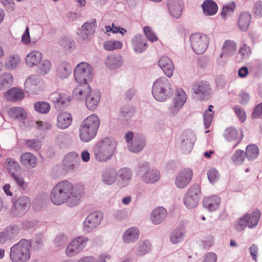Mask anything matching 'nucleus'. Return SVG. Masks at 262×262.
I'll use <instances>...</instances> for the list:
<instances>
[{"mask_svg": "<svg viewBox=\"0 0 262 262\" xmlns=\"http://www.w3.org/2000/svg\"><path fill=\"white\" fill-rule=\"evenodd\" d=\"M73 184L68 181H63L57 183L52 189L51 193V201L55 205H60L66 202L71 205H77L79 203V196L74 194Z\"/></svg>", "mask_w": 262, "mask_h": 262, "instance_id": "nucleus-1", "label": "nucleus"}, {"mask_svg": "<svg viewBox=\"0 0 262 262\" xmlns=\"http://www.w3.org/2000/svg\"><path fill=\"white\" fill-rule=\"evenodd\" d=\"M100 119L95 114H92L84 119L80 125L79 136L84 142H88L96 136L100 126Z\"/></svg>", "mask_w": 262, "mask_h": 262, "instance_id": "nucleus-2", "label": "nucleus"}, {"mask_svg": "<svg viewBox=\"0 0 262 262\" xmlns=\"http://www.w3.org/2000/svg\"><path fill=\"white\" fill-rule=\"evenodd\" d=\"M116 147L115 142L111 139L105 138L99 141L94 149L95 159L100 162H107L113 157Z\"/></svg>", "mask_w": 262, "mask_h": 262, "instance_id": "nucleus-3", "label": "nucleus"}, {"mask_svg": "<svg viewBox=\"0 0 262 262\" xmlns=\"http://www.w3.org/2000/svg\"><path fill=\"white\" fill-rule=\"evenodd\" d=\"M31 244L29 241L23 239L14 245L10 249V257L12 262H27L30 258Z\"/></svg>", "mask_w": 262, "mask_h": 262, "instance_id": "nucleus-4", "label": "nucleus"}, {"mask_svg": "<svg viewBox=\"0 0 262 262\" xmlns=\"http://www.w3.org/2000/svg\"><path fill=\"white\" fill-rule=\"evenodd\" d=\"M152 93L155 98L159 101H164L172 93V85L165 77H160L154 83Z\"/></svg>", "mask_w": 262, "mask_h": 262, "instance_id": "nucleus-5", "label": "nucleus"}, {"mask_svg": "<svg viewBox=\"0 0 262 262\" xmlns=\"http://www.w3.org/2000/svg\"><path fill=\"white\" fill-rule=\"evenodd\" d=\"M74 76L76 80L80 83H87L93 78L92 67L86 62H81L75 69Z\"/></svg>", "mask_w": 262, "mask_h": 262, "instance_id": "nucleus-6", "label": "nucleus"}, {"mask_svg": "<svg viewBox=\"0 0 262 262\" xmlns=\"http://www.w3.org/2000/svg\"><path fill=\"white\" fill-rule=\"evenodd\" d=\"M190 41L193 50L198 54L204 53L209 45V38L207 36L199 33L191 34Z\"/></svg>", "mask_w": 262, "mask_h": 262, "instance_id": "nucleus-7", "label": "nucleus"}, {"mask_svg": "<svg viewBox=\"0 0 262 262\" xmlns=\"http://www.w3.org/2000/svg\"><path fill=\"white\" fill-rule=\"evenodd\" d=\"M126 142L128 143L129 149L134 152H138L141 151L145 144V139L141 135H137L134 138L133 133L129 132L125 136Z\"/></svg>", "mask_w": 262, "mask_h": 262, "instance_id": "nucleus-8", "label": "nucleus"}, {"mask_svg": "<svg viewBox=\"0 0 262 262\" xmlns=\"http://www.w3.org/2000/svg\"><path fill=\"white\" fill-rule=\"evenodd\" d=\"M88 241L87 237L81 236L73 240L66 248V254L71 257L78 254L85 248Z\"/></svg>", "mask_w": 262, "mask_h": 262, "instance_id": "nucleus-9", "label": "nucleus"}, {"mask_svg": "<svg viewBox=\"0 0 262 262\" xmlns=\"http://www.w3.org/2000/svg\"><path fill=\"white\" fill-rule=\"evenodd\" d=\"M200 188L198 185H194L190 188L184 199V204L188 208L197 206L200 200Z\"/></svg>", "mask_w": 262, "mask_h": 262, "instance_id": "nucleus-10", "label": "nucleus"}, {"mask_svg": "<svg viewBox=\"0 0 262 262\" xmlns=\"http://www.w3.org/2000/svg\"><path fill=\"white\" fill-rule=\"evenodd\" d=\"M194 93L198 95L201 100H208L212 94L210 84L207 81H202L195 83L193 87Z\"/></svg>", "mask_w": 262, "mask_h": 262, "instance_id": "nucleus-11", "label": "nucleus"}, {"mask_svg": "<svg viewBox=\"0 0 262 262\" xmlns=\"http://www.w3.org/2000/svg\"><path fill=\"white\" fill-rule=\"evenodd\" d=\"M102 218V213L100 212H94L90 213L83 222L84 230L87 232L92 231L100 224Z\"/></svg>", "mask_w": 262, "mask_h": 262, "instance_id": "nucleus-12", "label": "nucleus"}, {"mask_svg": "<svg viewBox=\"0 0 262 262\" xmlns=\"http://www.w3.org/2000/svg\"><path fill=\"white\" fill-rule=\"evenodd\" d=\"M186 100V95L182 89L176 91V96L173 99V104L169 108L171 114L177 113L179 110L184 105Z\"/></svg>", "mask_w": 262, "mask_h": 262, "instance_id": "nucleus-13", "label": "nucleus"}, {"mask_svg": "<svg viewBox=\"0 0 262 262\" xmlns=\"http://www.w3.org/2000/svg\"><path fill=\"white\" fill-rule=\"evenodd\" d=\"M192 171L190 169H185L178 174L176 179V184L180 188L186 187L192 178Z\"/></svg>", "mask_w": 262, "mask_h": 262, "instance_id": "nucleus-14", "label": "nucleus"}, {"mask_svg": "<svg viewBox=\"0 0 262 262\" xmlns=\"http://www.w3.org/2000/svg\"><path fill=\"white\" fill-rule=\"evenodd\" d=\"M72 121V116L68 112L61 111L57 115L56 125L60 129H64L68 128Z\"/></svg>", "mask_w": 262, "mask_h": 262, "instance_id": "nucleus-15", "label": "nucleus"}, {"mask_svg": "<svg viewBox=\"0 0 262 262\" xmlns=\"http://www.w3.org/2000/svg\"><path fill=\"white\" fill-rule=\"evenodd\" d=\"M158 65L167 76L171 77L172 76L174 67L170 58L167 56H162L159 60Z\"/></svg>", "mask_w": 262, "mask_h": 262, "instance_id": "nucleus-16", "label": "nucleus"}, {"mask_svg": "<svg viewBox=\"0 0 262 262\" xmlns=\"http://www.w3.org/2000/svg\"><path fill=\"white\" fill-rule=\"evenodd\" d=\"M252 19L250 13L243 11L239 13L237 19V26L242 31H246L248 29Z\"/></svg>", "mask_w": 262, "mask_h": 262, "instance_id": "nucleus-17", "label": "nucleus"}, {"mask_svg": "<svg viewBox=\"0 0 262 262\" xmlns=\"http://www.w3.org/2000/svg\"><path fill=\"white\" fill-rule=\"evenodd\" d=\"M100 99V94L98 92H92L85 98V103L88 109L94 111L97 107Z\"/></svg>", "mask_w": 262, "mask_h": 262, "instance_id": "nucleus-18", "label": "nucleus"}, {"mask_svg": "<svg viewBox=\"0 0 262 262\" xmlns=\"http://www.w3.org/2000/svg\"><path fill=\"white\" fill-rule=\"evenodd\" d=\"M4 96L7 101L14 102L24 98L25 94L22 90L15 88L5 93Z\"/></svg>", "mask_w": 262, "mask_h": 262, "instance_id": "nucleus-19", "label": "nucleus"}, {"mask_svg": "<svg viewBox=\"0 0 262 262\" xmlns=\"http://www.w3.org/2000/svg\"><path fill=\"white\" fill-rule=\"evenodd\" d=\"M168 6L172 16L178 18L181 16L182 11V0H169Z\"/></svg>", "mask_w": 262, "mask_h": 262, "instance_id": "nucleus-20", "label": "nucleus"}, {"mask_svg": "<svg viewBox=\"0 0 262 262\" xmlns=\"http://www.w3.org/2000/svg\"><path fill=\"white\" fill-rule=\"evenodd\" d=\"M260 215V210L255 209L251 213H246L243 216L246 219L247 226L250 228H252L257 225Z\"/></svg>", "mask_w": 262, "mask_h": 262, "instance_id": "nucleus-21", "label": "nucleus"}, {"mask_svg": "<svg viewBox=\"0 0 262 262\" xmlns=\"http://www.w3.org/2000/svg\"><path fill=\"white\" fill-rule=\"evenodd\" d=\"M91 89L86 83H81L75 88L73 97L77 99L85 98L91 92Z\"/></svg>", "mask_w": 262, "mask_h": 262, "instance_id": "nucleus-22", "label": "nucleus"}, {"mask_svg": "<svg viewBox=\"0 0 262 262\" xmlns=\"http://www.w3.org/2000/svg\"><path fill=\"white\" fill-rule=\"evenodd\" d=\"M166 215V210L163 207H158L152 211L151 219L154 224H159L165 219Z\"/></svg>", "mask_w": 262, "mask_h": 262, "instance_id": "nucleus-23", "label": "nucleus"}, {"mask_svg": "<svg viewBox=\"0 0 262 262\" xmlns=\"http://www.w3.org/2000/svg\"><path fill=\"white\" fill-rule=\"evenodd\" d=\"M237 49L236 42L232 40H227L224 42L223 46V52L220 55V57L223 58L224 55L232 56L233 55Z\"/></svg>", "mask_w": 262, "mask_h": 262, "instance_id": "nucleus-24", "label": "nucleus"}, {"mask_svg": "<svg viewBox=\"0 0 262 262\" xmlns=\"http://www.w3.org/2000/svg\"><path fill=\"white\" fill-rule=\"evenodd\" d=\"M202 7L206 15L211 16L216 13L218 10L217 4L212 0H206L202 4Z\"/></svg>", "mask_w": 262, "mask_h": 262, "instance_id": "nucleus-25", "label": "nucleus"}, {"mask_svg": "<svg viewBox=\"0 0 262 262\" xmlns=\"http://www.w3.org/2000/svg\"><path fill=\"white\" fill-rule=\"evenodd\" d=\"M20 162L26 167H34L36 166L37 158L32 154L27 152L20 156Z\"/></svg>", "mask_w": 262, "mask_h": 262, "instance_id": "nucleus-26", "label": "nucleus"}, {"mask_svg": "<svg viewBox=\"0 0 262 262\" xmlns=\"http://www.w3.org/2000/svg\"><path fill=\"white\" fill-rule=\"evenodd\" d=\"M204 206L210 211L216 210L220 203L219 197L214 195L205 198L203 202Z\"/></svg>", "mask_w": 262, "mask_h": 262, "instance_id": "nucleus-27", "label": "nucleus"}, {"mask_svg": "<svg viewBox=\"0 0 262 262\" xmlns=\"http://www.w3.org/2000/svg\"><path fill=\"white\" fill-rule=\"evenodd\" d=\"M139 236L138 229L136 227H131L125 231L123 239L125 243H130L137 240Z\"/></svg>", "mask_w": 262, "mask_h": 262, "instance_id": "nucleus-28", "label": "nucleus"}, {"mask_svg": "<svg viewBox=\"0 0 262 262\" xmlns=\"http://www.w3.org/2000/svg\"><path fill=\"white\" fill-rule=\"evenodd\" d=\"M225 138L229 141H235L236 146L241 140V135L239 134L236 129L232 127L227 128L224 134Z\"/></svg>", "mask_w": 262, "mask_h": 262, "instance_id": "nucleus-29", "label": "nucleus"}, {"mask_svg": "<svg viewBox=\"0 0 262 262\" xmlns=\"http://www.w3.org/2000/svg\"><path fill=\"white\" fill-rule=\"evenodd\" d=\"M42 54L40 52L36 51L31 52L26 57V61L27 65L32 67L37 65L40 61Z\"/></svg>", "mask_w": 262, "mask_h": 262, "instance_id": "nucleus-30", "label": "nucleus"}, {"mask_svg": "<svg viewBox=\"0 0 262 262\" xmlns=\"http://www.w3.org/2000/svg\"><path fill=\"white\" fill-rule=\"evenodd\" d=\"M15 209L20 212L26 211L30 207V200L27 196L19 198L14 204Z\"/></svg>", "mask_w": 262, "mask_h": 262, "instance_id": "nucleus-31", "label": "nucleus"}, {"mask_svg": "<svg viewBox=\"0 0 262 262\" xmlns=\"http://www.w3.org/2000/svg\"><path fill=\"white\" fill-rule=\"evenodd\" d=\"M122 58L120 55H110L106 60L105 64L110 69H116L121 64Z\"/></svg>", "mask_w": 262, "mask_h": 262, "instance_id": "nucleus-32", "label": "nucleus"}, {"mask_svg": "<svg viewBox=\"0 0 262 262\" xmlns=\"http://www.w3.org/2000/svg\"><path fill=\"white\" fill-rule=\"evenodd\" d=\"M49 99L55 103L64 104L70 101L69 97L65 94H61L57 92L51 93L49 96Z\"/></svg>", "mask_w": 262, "mask_h": 262, "instance_id": "nucleus-33", "label": "nucleus"}, {"mask_svg": "<svg viewBox=\"0 0 262 262\" xmlns=\"http://www.w3.org/2000/svg\"><path fill=\"white\" fill-rule=\"evenodd\" d=\"M8 114L10 117L14 119L23 120L26 118L27 114L25 110L19 107L11 108L8 111Z\"/></svg>", "mask_w": 262, "mask_h": 262, "instance_id": "nucleus-34", "label": "nucleus"}, {"mask_svg": "<svg viewBox=\"0 0 262 262\" xmlns=\"http://www.w3.org/2000/svg\"><path fill=\"white\" fill-rule=\"evenodd\" d=\"M160 179V174L158 171L151 169L146 171L143 176V181L147 183H154Z\"/></svg>", "mask_w": 262, "mask_h": 262, "instance_id": "nucleus-35", "label": "nucleus"}, {"mask_svg": "<svg viewBox=\"0 0 262 262\" xmlns=\"http://www.w3.org/2000/svg\"><path fill=\"white\" fill-rule=\"evenodd\" d=\"M146 40L141 36L136 37L133 40V47L135 51L141 53L146 49Z\"/></svg>", "mask_w": 262, "mask_h": 262, "instance_id": "nucleus-36", "label": "nucleus"}, {"mask_svg": "<svg viewBox=\"0 0 262 262\" xmlns=\"http://www.w3.org/2000/svg\"><path fill=\"white\" fill-rule=\"evenodd\" d=\"M20 58L18 55H11L7 59L5 66L8 70L15 69L20 63Z\"/></svg>", "mask_w": 262, "mask_h": 262, "instance_id": "nucleus-37", "label": "nucleus"}, {"mask_svg": "<svg viewBox=\"0 0 262 262\" xmlns=\"http://www.w3.org/2000/svg\"><path fill=\"white\" fill-rule=\"evenodd\" d=\"M71 71L72 68L69 64H62L58 68L57 75L59 78H66L71 73Z\"/></svg>", "mask_w": 262, "mask_h": 262, "instance_id": "nucleus-38", "label": "nucleus"}, {"mask_svg": "<svg viewBox=\"0 0 262 262\" xmlns=\"http://www.w3.org/2000/svg\"><path fill=\"white\" fill-rule=\"evenodd\" d=\"M245 154L248 159H255L259 155V149L255 145H249L246 148Z\"/></svg>", "mask_w": 262, "mask_h": 262, "instance_id": "nucleus-39", "label": "nucleus"}, {"mask_svg": "<svg viewBox=\"0 0 262 262\" xmlns=\"http://www.w3.org/2000/svg\"><path fill=\"white\" fill-rule=\"evenodd\" d=\"M117 172L115 170L112 169L105 171L103 175V181L107 184H112L116 180Z\"/></svg>", "mask_w": 262, "mask_h": 262, "instance_id": "nucleus-40", "label": "nucleus"}, {"mask_svg": "<svg viewBox=\"0 0 262 262\" xmlns=\"http://www.w3.org/2000/svg\"><path fill=\"white\" fill-rule=\"evenodd\" d=\"M235 7L236 5L234 2H231L224 5L223 7L221 13L222 17L224 19H226L227 17L231 15L235 9Z\"/></svg>", "mask_w": 262, "mask_h": 262, "instance_id": "nucleus-41", "label": "nucleus"}, {"mask_svg": "<svg viewBox=\"0 0 262 262\" xmlns=\"http://www.w3.org/2000/svg\"><path fill=\"white\" fill-rule=\"evenodd\" d=\"M35 110L41 114H47L50 110V104L44 101L36 102L34 105Z\"/></svg>", "mask_w": 262, "mask_h": 262, "instance_id": "nucleus-42", "label": "nucleus"}, {"mask_svg": "<svg viewBox=\"0 0 262 262\" xmlns=\"http://www.w3.org/2000/svg\"><path fill=\"white\" fill-rule=\"evenodd\" d=\"M95 19H92L90 22H86L82 26V32L86 35L93 33L96 27Z\"/></svg>", "mask_w": 262, "mask_h": 262, "instance_id": "nucleus-43", "label": "nucleus"}, {"mask_svg": "<svg viewBox=\"0 0 262 262\" xmlns=\"http://www.w3.org/2000/svg\"><path fill=\"white\" fill-rule=\"evenodd\" d=\"M13 81L12 76L10 74H4L0 76V91L4 90Z\"/></svg>", "mask_w": 262, "mask_h": 262, "instance_id": "nucleus-44", "label": "nucleus"}, {"mask_svg": "<svg viewBox=\"0 0 262 262\" xmlns=\"http://www.w3.org/2000/svg\"><path fill=\"white\" fill-rule=\"evenodd\" d=\"M122 47V43L119 41L108 40L104 43V49L108 51L121 49Z\"/></svg>", "mask_w": 262, "mask_h": 262, "instance_id": "nucleus-45", "label": "nucleus"}, {"mask_svg": "<svg viewBox=\"0 0 262 262\" xmlns=\"http://www.w3.org/2000/svg\"><path fill=\"white\" fill-rule=\"evenodd\" d=\"M77 160V155L75 153H69L67 154L63 159L64 164L69 167L74 166Z\"/></svg>", "mask_w": 262, "mask_h": 262, "instance_id": "nucleus-46", "label": "nucleus"}, {"mask_svg": "<svg viewBox=\"0 0 262 262\" xmlns=\"http://www.w3.org/2000/svg\"><path fill=\"white\" fill-rule=\"evenodd\" d=\"M52 68V63L49 60H43L40 64L39 69L41 75H46L48 73Z\"/></svg>", "mask_w": 262, "mask_h": 262, "instance_id": "nucleus-47", "label": "nucleus"}, {"mask_svg": "<svg viewBox=\"0 0 262 262\" xmlns=\"http://www.w3.org/2000/svg\"><path fill=\"white\" fill-rule=\"evenodd\" d=\"M25 145L30 149L34 150H38L41 147V142L36 139L27 140L25 142Z\"/></svg>", "mask_w": 262, "mask_h": 262, "instance_id": "nucleus-48", "label": "nucleus"}, {"mask_svg": "<svg viewBox=\"0 0 262 262\" xmlns=\"http://www.w3.org/2000/svg\"><path fill=\"white\" fill-rule=\"evenodd\" d=\"M12 176L15 182L21 188L25 189L27 188V183L25 182L23 177L20 174L12 173Z\"/></svg>", "mask_w": 262, "mask_h": 262, "instance_id": "nucleus-49", "label": "nucleus"}, {"mask_svg": "<svg viewBox=\"0 0 262 262\" xmlns=\"http://www.w3.org/2000/svg\"><path fill=\"white\" fill-rule=\"evenodd\" d=\"M251 53L250 48L246 44H243L239 48L238 54L241 55V59H244L249 57Z\"/></svg>", "mask_w": 262, "mask_h": 262, "instance_id": "nucleus-50", "label": "nucleus"}, {"mask_svg": "<svg viewBox=\"0 0 262 262\" xmlns=\"http://www.w3.org/2000/svg\"><path fill=\"white\" fill-rule=\"evenodd\" d=\"M244 152L241 150H237L232 157L233 161L236 164L242 163L244 160Z\"/></svg>", "mask_w": 262, "mask_h": 262, "instance_id": "nucleus-51", "label": "nucleus"}, {"mask_svg": "<svg viewBox=\"0 0 262 262\" xmlns=\"http://www.w3.org/2000/svg\"><path fill=\"white\" fill-rule=\"evenodd\" d=\"M233 226L236 231H241L247 226V223L246 219L243 216L235 221Z\"/></svg>", "mask_w": 262, "mask_h": 262, "instance_id": "nucleus-52", "label": "nucleus"}, {"mask_svg": "<svg viewBox=\"0 0 262 262\" xmlns=\"http://www.w3.org/2000/svg\"><path fill=\"white\" fill-rule=\"evenodd\" d=\"M214 112L205 111L203 114V119L205 127L207 128L210 127L213 116Z\"/></svg>", "mask_w": 262, "mask_h": 262, "instance_id": "nucleus-53", "label": "nucleus"}, {"mask_svg": "<svg viewBox=\"0 0 262 262\" xmlns=\"http://www.w3.org/2000/svg\"><path fill=\"white\" fill-rule=\"evenodd\" d=\"M119 172L120 177L123 181H127L130 180L132 173L129 169L124 168L121 169Z\"/></svg>", "mask_w": 262, "mask_h": 262, "instance_id": "nucleus-54", "label": "nucleus"}, {"mask_svg": "<svg viewBox=\"0 0 262 262\" xmlns=\"http://www.w3.org/2000/svg\"><path fill=\"white\" fill-rule=\"evenodd\" d=\"M144 32L149 41L154 42L158 40L157 37L150 27H145L144 28Z\"/></svg>", "mask_w": 262, "mask_h": 262, "instance_id": "nucleus-55", "label": "nucleus"}, {"mask_svg": "<svg viewBox=\"0 0 262 262\" xmlns=\"http://www.w3.org/2000/svg\"><path fill=\"white\" fill-rule=\"evenodd\" d=\"M207 175L209 181L211 183H215L219 178V173L214 168L210 169L208 172Z\"/></svg>", "mask_w": 262, "mask_h": 262, "instance_id": "nucleus-56", "label": "nucleus"}, {"mask_svg": "<svg viewBox=\"0 0 262 262\" xmlns=\"http://www.w3.org/2000/svg\"><path fill=\"white\" fill-rule=\"evenodd\" d=\"M184 232L183 231H176L170 236V241L173 244H177L179 243L182 239L184 235Z\"/></svg>", "mask_w": 262, "mask_h": 262, "instance_id": "nucleus-57", "label": "nucleus"}, {"mask_svg": "<svg viewBox=\"0 0 262 262\" xmlns=\"http://www.w3.org/2000/svg\"><path fill=\"white\" fill-rule=\"evenodd\" d=\"M253 12L255 17H262V2L258 1L254 4Z\"/></svg>", "mask_w": 262, "mask_h": 262, "instance_id": "nucleus-58", "label": "nucleus"}, {"mask_svg": "<svg viewBox=\"0 0 262 262\" xmlns=\"http://www.w3.org/2000/svg\"><path fill=\"white\" fill-rule=\"evenodd\" d=\"M233 110L236 115L238 116L239 120L242 122H245L246 119V115L244 110L242 109V108L239 106H235L233 107Z\"/></svg>", "mask_w": 262, "mask_h": 262, "instance_id": "nucleus-59", "label": "nucleus"}, {"mask_svg": "<svg viewBox=\"0 0 262 262\" xmlns=\"http://www.w3.org/2000/svg\"><path fill=\"white\" fill-rule=\"evenodd\" d=\"M250 253L253 259L257 261V255L258 252V248L257 245L253 244L249 248Z\"/></svg>", "mask_w": 262, "mask_h": 262, "instance_id": "nucleus-60", "label": "nucleus"}, {"mask_svg": "<svg viewBox=\"0 0 262 262\" xmlns=\"http://www.w3.org/2000/svg\"><path fill=\"white\" fill-rule=\"evenodd\" d=\"M217 260V255L213 252L207 253L204 259L203 262H216Z\"/></svg>", "mask_w": 262, "mask_h": 262, "instance_id": "nucleus-61", "label": "nucleus"}, {"mask_svg": "<svg viewBox=\"0 0 262 262\" xmlns=\"http://www.w3.org/2000/svg\"><path fill=\"white\" fill-rule=\"evenodd\" d=\"M253 116L254 118H262V103L255 107L253 113Z\"/></svg>", "mask_w": 262, "mask_h": 262, "instance_id": "nucleus-62", "label": "nucleus"}, {"mask_svg": "<svg viewBox=\"0 0 262 262\" xmlns=\"http://www.w3.org/2000/svg\"><path fill=\"white\" fill-rule=\"evenodd\" d=\"M150 249V246L148 244L144 243L140 246L139 248V254L143 255L147 252Z\"/></svg>", "mask_w": 262, "mask_h": 262, "instance_id": "nucleus-63", "label": "nucleus"}, {"mask_svg": "<svg viewBox=\"0 0 262 262\" xmlns=\"http://www.w3.org/2000/svg\"><path fill=\"white\" fill-rule=\"evenodd\" d=\"M21 41L23 43L25 44H28L30 42V37L28 27H27L25 33L22 36Z\"/></svg>", "mask_w": 262, "mask_h": 262, "instance_id": "nucleus-64", "label": "nucleus"}]
</instances>
